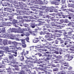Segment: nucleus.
<instances>
[{"label":"nucleus","instance_id":"1","mask_svg":"<svg viewBox=\"0 0 74 74\" xmlns=\"http://www.w3.org/2000/svg\"><path fill=\"white\" fill-rule=\"evenodd\" d=\"M7 17H8L9 20L10 21H12V23H13V25L15 27H19V26H22V25L21 24L23 23L24 22V20H22L21 21H19V22H18L17 20L12 19L13 17L12 16V14H10L9 13L8 14Z\"/></svg>","mask_w":74,"mask_h":74},{"label":"nucleus","instance_id":"2","mask_svg":"<svg viewBox=\"0 0 74 74\" xmlns=\"http://www.w3.org/2000/svg\"><path fill=\"white\" fill-rule=\"evenodd\" d=\"M18 27V29H17L12 28V30H8L7 31L8 33H9L10 34L11 36H14L12 35V32H14V33H22L23 31L22 30H21V27Z\"/></svg>","mask_w":74,"mask_h":74},{"label":"nucleus","instance_id":"3","mask_svg":"<svg viewBox=\"0 0 74 74\" xmlns=\"http://www.w3.org/2000/svg\"><path fill=\"white\" fill-rule=\"evenodd\" d=\"M43 8L44 9V8H46V10H49L48 11H50V12H53V11L51 10H55L56 8H59V7H58V6H56L55 7L53 6H51L50 8H47V7L45 6H43Z\"/></svg>","mask_w":74,"mask_h":74},{"label":"nucleus","instance_id":"4","mask_svg":"<svg viewBox=\"0 0 74 74\" xmlns=\"http://www.w3.org/2000/svg\"><path fill=\"white\" fill-rule=\"evenodd\" d=\"M17 66H23V64L22 63H17L15 62V64H13L11 66H12L13 67H16L15 68V70H19V68Z\"/></svg>","mask_w":74,"mask_h":74},{"label":"nucleus","instance_id":"5","mask_svg":"<svg viewBox=\"0 0 74 74\" xmlns=\"http://www.w3.org/2000/svg\"><path fill=\"white\" fill-rule=\"evenodd\" d=\"M9 59L10 61H11V64H10L11 65V66L14 64H15V61L14 60V58L13 56H9Z\"/></svg>","mask_w":74,"mask_h":74},{"label":"nucleus","instance_id":"6","mask_svg":"<svg viewBox=\"0 0 74 74\" xmlns=\"http://www.w3.org/2000/svg\"><path fill=\"white\" fill-rule=\"evenodd\" d=\"M3 37L4 38H9L10 39H11V34H10L8 33L7 32L6 35L5 34H3Z\"/></svg>","mask_w":74,"mask_h":74},{"label":"nucleus","instance_id":"7","mask_svg":"<svg viewBox=\"0 0 74 74\" xmlns=\"http://www.w3.org/2000/svg\"><path fill=\"white\" fill-rule=\"evenodd\" d=\"M18 16L17 17V19H23L22 18H26V19H27V18H28V16H20L19 15H22V14H18Z\"/></svg>","mask_w":74,"mask_h":74},{"label":"nucleus","instance_id":"8","mask_svg":"<svg viewBox=\"0 0 74 74\" xmlns=\"http://www.w3.org/2000/svg\"><path fill=\"white\" fill-rule=\"evenodd\" d=\"M64 58H67V60L68 61H70V60H72V59L73 58V57L71 56H70L69 55V54H67L64 56Z\"/></svg>","mask_w":74,"mask_h":74},{"label":"nucleus","instance_id":"9","mask_svg":"<svg viewBox=\"0 0 74 74\" xmlns=\"http://www.w3.org/2000/svg\"><path fill=\"white\" fill-rule=\"evenodd\" d=\"M10 39H12V40H16V41H21V39H19L18 38H16L15 36L14 35L12 36H11Z\"/></svg>","mask_w":74,"mask_h":74},{"label":"nucleus","instance_id":"10","mask_svg":"<svg viewBox=\"0 0 74 74\" xmlns=\"http://www.w3.org/2000/svg\"><path fill=\"white\" fill-rule=\"evenodd\" d=\"M68 42H64L63 44V45H66V47L67 48H69V47H71L72 48H73V49H74V46H72L68 44Z\"/></svg>","mask_w":74,"mask_h":74},{"label":"nucleus","instance_id":"11","mask_svg":"<svg viewBox=\"0 0 74 74\" xmlns=\"http://www.w3.org/2000/svg\"><path fill=\"white\" fill-rule=\"evenodd\" d=\"M49 32H51L50 31V30H49L48 29H46V30H45V31H44V32H41L40 34L41 35H42V34H50L48 32H47L48 31Z\"/></svg>","mask_w":74,"mask_h":74},{"label":"nucleus","instance_id":"12","mask_svg":"<svg viewBox=\"0 0 74 74\" xmlns=\"http://www.w3.org/2000/svg\"><path fill=\"white\" fill-rule=\"evenodd\" d=\"M9 48L8 47H3V50H5L6 52H9L8 53L10 55H11V53H10V51L9 50Z\"/></svg>","mask_w":74,"mask_h":74},{"label":"nucleus","instance_id":"13","mask_svg":"<svg viewBox=\"0 0 74 74\" xmlns=\"http://www.w3.org/2000/svg\"><path fill=\"white\" fill-rule=\"evenodd\" d=\"M54 1H52L51 4H55V5H59V3L58 1H60V0H53Z\"/></svg>","mask_w":74,"mask_h":74},{"label":"nucleus","instance_id":"14","mask_svg":"<svg viewBox=\"0 0 74 74\" xmlns=\"http://www.w3.org/2000/svg\"><path fill=\"white\" fill-rule=\"evenodd\" d=\"M39 60H40V63H43V65H45V66H48V63L46 62H44V61L43 60H41L40 59H39Z\"/></svg>","mask_w":74,"mask_h":74},{"label":"nucleus","instance_id":"15","mask_svg":"<svg viewBox=\"0 0 74 74\" xmlns=\"http://www.w3.org/2000/svg\"><path fill=\"white\" fill-rule=\"evenodd\" d=\"M26 53H25V50H23V52L21 53V55H24L26 57L27 54H29V51H26Z\"/></svg>","mask_w":74,"mask_h":74},{"label":"nucleus","instance_id":"16","mask_svg":"<svg viewBox=\"0 0 74 74\" xmlns=\"http://www.w3.org/2000/svg\"><path fill=\"white\" fill-rule=\"evenodd\" d=\"M9 43L10 44H12L14 46H16L18 44V43L15 41L11 42V41H9Z\"/></svg>","mask_w":74,"mask_h":74},{"label":"nucleus","instance_id":"17","mask_svg":"<svg viewBox=\"0 0 74 74\" xmlns=\"http://www.w3.org/2000/svg\"><path fill=\"white\" fill-rule=\"evenodd\" d=\"M54 16H56V18H58V19H56V21H59V18H60V17L59 16H61V15L60 14H55L54 15Z\"/></svg>","mask_w":74,"mask_h":74},{"label":"nucleus","instance_id":"18","mask_svg":"<svg viewBox=\"0 0 74 74\" xmlns=\"http://www.w3.org/2000/svg\"><path fill=\"white\" fill-rule=\"evenodd\" d=\"M50 34H48V35H45V38H51V36H52V35L51 34L49 33Z\"/></svg>","mask_w":74,"mask_h":74},{"label":"nucleus","instance_id":"19","mask_svg":"<svg viewBox=\"0 0 74 74\" xmlns=\"http://www.w3.org/2000/svg\"><path fill=\"white\" fill-rule=\"evenodd\" d=\"M70 38V36H69V35H65L64 36V38H63V39H64V40H69V39H68Z\"/></svg>","mask_w":74,"mask_h":74},{"label":"nucleus","instance_id":"20","mask_svg":"<svg viewBox=\"0 0 74 74\" xmlns=\"http://www.w3.org/2000/svg\"><path fill=\"white\" fill-rule=\"evenodd\" d=\"M7 42H8V40H4L3 42V44L4 45H7Z\"/></svg>","mask_w":74,"mask_h":74},{"label":"nucleus","instance_id":"21","mask_svg":"<svg viewBox=\"0 0 74 74\" xmlns=\"http://www.w3.org/2000/svg\"><path fill=\"white\" fill-rule=\"evenodd\" d=\"M20 30H22L23 32L22 33H23V31H28V30H30V27H27V29L24 28V29H20Z\"/></svg>","mask_w":74,"mask_h":74},{"label":"nucleus","instance_id":"22","mask_svg":"<svg viewBox=\"0 0 74 74\" xmlns=\"http://www.w3.org/2000/svg\"><path fill=\"white\" fill-rule=\"evenodd\" d=\"M9 49L10 50L12 49H15V47L14 46H10L9 47Z\"/></svg>","mask_w":74,"mask_h":74},{"label":"nucleus","instance_id":"23","mask_svg":"<svg viewBox=\"0 0 74 74\" xmlns=\"http://www.w3.org/2000/svg\"><path fill=\"white\" fill-rule=\"evenodd\" d=\"M4 52V51H0V54H2V55L0 56V60L1 59V56H3V53Z\"/></svg>","mask_w":74,"mask_h":74},{"label":"nucleus","instance_id":"24","mask_svg":"<svg viewBox=\"0 0 74 74\" xmlns=\"http://www.w3.org/2000/svg\"><path fill=\"white\" fill-rule=\"evenodd\" d=\"M52 16H53V15H50V16L46 15V18H48V19H51L52 18Z\"/></svg>","mask_w":74,"mask_h":74},{"label":"nucleus","instance_id":"25","mask_svg":"<svg viewBox=\"0 0 74 74\" xmlns=\"http://www.w3.org/2000/svg\"><path fill=\"white\" fill-rule=\"evenodd\" d=\"M69 72H67L66 74H74V71H68Z\"/></svg>","mask_w":74,"mask_h":74},{"label":"nucleus","instance_id":"26","mask_svg":"<svg viewBox=\"0 0 74 74\" xmlns=\"http://www.w3.org/2000/svg\"><path fill=\"white\" fill-rule=\"evenodd\" d=\"M23 5L21 6V8L23 9H25V7H26L27 5L25 4L24 3H23Z\"/></svg>","mask_w":74,"mask_h":74},{"label":"nucleus","instance_id":"27","mask_svg":"<svg viewBox=\"0 0 74 74\" xmlns=\"http://www.w3.org/2000/svg\"><path fill=\"white\" fill-rule=\"evenodd\" d=\"M4 67H5V66L2 63H0V68H4Z\"/></svg>","mask_w":74,"mask_h":74},{"label":"nucleus","instance_id":"28","mask_svg":"<svg viewBox=\"0 0 74 74\" xmlns=\"http://www.w3.org/2000/svg\"><path fill=\"white\" fill-rule=\"evenodd\" d=\"M35 47L38 48H44V46H41V45H39L38 46H35Z\"/></svg>","mask_w":74,"mask_h":74},{"label":"nucleus","instance_id":"29","mask_svg":"<svg viewBox=\"0 0 74 74\" xmlns=\"http://www.w3.org/2000/svg\"><path fill=\"white\" fill-rule=\"evenodd\" d=\"M11 68L9 67L8 69V73H9V74H12V73H11Z\"/></svg>","mask_w":74,"mask_h":74},{"label":"nucleus","instance_id":"30","mask_svg":"<svg viewBox=\"0 0 74 74\" xmlns=\"http://www.w3.org/2000/svg\"><path fill=\"white\" fill-rule=\"evenodd\" d=\"M66 68H67V67H64L63 66L61 65V68L60 69V70H63L64 69H66Z\"/></svg>","mask_w":74,"mask_h":74},{"label":"nucleus","instance_id":"31","mask_svg":"<svg viewBox=\"0 0 74 74\" xmlns=\"http://www.w3.org/2000/svg\"><path fill=\"white\" fill-rule=\"evenodd\" d=\"M4 62L5 63H10V61L8 60V59H7V58H6L4 60Z\"/></svg>","mask_w":74,"mask_h":74},{"label":"nucleus","instance_id":"32","mask_svg":"<svg viewBox=\"0 0 74 74\" xmlns=\"http://www.w3.org/2000/svg\"><path fill=\"white\" fill-rule=\"evenodd\" d=\"M62 6V7L61 8H64L66 7V4H63Z\"/></svg>","mask_w":74,"mask_h":74},{"label":"nucleus","instance_id":"33","mask_svg":"<svg viewBox=\"0 0 74 74\" xmlns=\"http://www.w3.org/2000/svg\"><path fill=\"white\" fill-rule=\"evenodd\" d=\"M10 50V52H11L12 53H14L15 52H16V51H15V49H12V50Z\"/></svg>","mask_w":74,"mask_h":74},{"label":"nucleus","instance_id":"34","mask_svg":"<svg viewBox=\"0 0 74 74\" xmlns=\"http://www.w3.org/2000/svg\"><path fill=\"white\" fill-rule=\"evenodd\" d=\"M22 55L23 56H22L20 58V60L22 61L23 60H24V57H23V55Z\"/></svg>","mask_w":74,"mask_h":74},{"label":"nucleus","instance_id":"35","mask_svg":"<svg viewBox=\"0 0 74 74\" xmlns=\"http://www.w3.org/2000/svg\"><path fill=\"white\" fill-rule=\"evenodd\" d=\"M52 43L54 44H58V41H56L55 42H53Z\"/></svg>","mask_w":74,"mask_h":74},{"label":"nucleus","instance_id":"36","mask_svg":"<svg viewBox=\"0 0 74 74\" xmlns=\"http://www.w3.org/2000/svg\"><path fill=\"white\" fill-rule=\"evenodd\" d=\"M1 31L2 33H5V28H3L2 29V30H1Z\"/></svg>","mask_w":74,"mask_h":74},{"label":"nucleus","instance_id":"37","mask_svg":"<svg viewBox=\"0 0 74 74\" xmlns=\"http://www.w3.org/2000/svg\"><path fill=\"white\" fill-rule=\"evenodd\" d=\"M26 62H26V63H29V64H30L32 62L30 61V60H26Z\"/></svg>","mask_w":74,"mask_h":74},{"label":"nucleus","instance_id":"38","mask_svg":"<svg viewBox=\"0 0 74 74\" xmlns=\"http://www.w3.org/2000/svg\"><path fill=\"white\" fill-rule=\"evenodd\" d=\"M14 54H13V55L14 56H15V57H16V56H17V52L16 51L14 53Z\"/></svg>","mask_w":74,"mask_h":74},{"label":"nucleus","instance_id":"39","mask_svg":"<svg viewBox=\"0 0 74 74\" xmlns=\"http://www.w3.org/2000/svg\"><path fill=\"white\" fill-rule=\"evenodd\" d=\"M66 69H68V70H72V69H73V68L71 67V66H69L68 67H66Z\"/></svg>","mask_w":74,"mask_h":74},{"label":"nucleus","instance_id":"40","mask_svg":"<svg viewBox=\"0 0 74 74\" xmlns=\"http://www.w3.org/2000/svg\"><path fill=\"white\" fill-rule=\"evenodd\" d=\"M58 60L56 59V60H54L53 62L54 63H58Z\"/></svg>","mask_w":74,"mask_h":74},{"label":"nucleus","instance_id":"41","mask_svg":"<svg viewBox=\"0 0 74 74\" xmlns=\"http://www.w3.org/2000/svg\"><path fill=\"white\" fill-rule=\"evenodd\" d=\"M22 47L23 48H26V45L25 44H23L22 45Z\"/></svg>","mask_w":74,"mask_h":74},{"label":"nucleus","instance_id":"42","mask_svg":"<svg viewBox=\"0 0 74 74\" xmlns=\"http://www.w3.org/2000/svg\"><path fill=\"white\" fill-rule=\"evenodd\" d=\"M25 40L27 42H29V37H26V38H25Z\"/></svg>","mask_w":74,"mask_h":74},{"label":"nucleus","instance_id":"43","mask_svg":"<svg viewBox=\"0 0 74 74\" xmlns=\"http://www.w3.org/2000/svg\"><path fill=\"white\" fill-rule=\"evenodd\" d=\"M33 60H36L37 61V58H36V57L34 56L33 57Z\"/></svg>","mask_w":74,"mask_h":74},{"label":"nucleus","instance_id":"44","mask_svg":"<svg viewBox=\"0 0 74 74\" xmlns=\"http://www.w3.org/2000/svg\"><path fill=\"white\" fill-rule=\"evenodd\" d=\"M56 58L57 59H61L62 58V56H57L56 57Z\"/></svg>","mask_w":74,"mask_h":74},{"label":"nucleus","instance_id":"45","mask_svg":"<svg viewBox=\"0 0 74 74\" xmlns=\"http://www.w3.org/2000/svg\"><path fill=\"white\" fill-rule=\"evenodd\" d=\"M39 38L40 39H41V40L42 41H44V38H43V37H40Z\"/></svg>","mask_w":74,"mask_h":74},{"label":"nucleus","instance_id":"46","mask_svg":"<svg viewBox=\"0 0 74 74\" xmlns=\"http://www.w3.org/2000/svg\"><path fill=\"white\" fill-rule=\"evenodd\" d=\"M25 39H22L21 40V42L23 44H24L25 43Z\"/></svg>","mask_w":74,"mask_h":74},{"label":"nucleus","instance_id":"47","mask_svg":"<svg viewBox=\"0 0 74 74\" xmlns=\"http://www.w3.org/2000/svg\"><path fill=\"white\" fill-rule=\"evenodd\" d=\"M31 27L32 28H34L35 27V25L34 24H32L31 25Z\"/></svg>","mask_w":74,"mask_h":74},{"label":"nucleus","instance_id":"48","mask_svg":"<svg viewBox=\"0 0 74 74\" xmlns=\"http://www.w3.org/2000/svg\"><path fill=\"white\" fill-rule=\"evenodd\" d=\"M24 26H25V27H27V26H28L29 25H28V24H27L25 23V24H24Z\"/></svg>","mask_w":74,"mask_h":74},{"label":"nucleus","instance_id":"49","mask_svg":"<svg viewBox=\"0 0 74 74\" xmlns=\"http://www.w3.org/2000/svg\"><path fill=\"white\" fill-rule=\"evenodd\" d=\"M64 23H67L68 22V20H67V19H66L64 20Z\"/></svg>","mask_w":74,"mask_h":74},{"label":"nucleus","instance_id":"50","mask_svg":"<svg viewBox=\"0 0 74 74\" xmlns=\"http://www.w3.org/2000/svg\"><path fill=\"white\" fill-rule=\"evenodd\" d=\"M20 73L21 74H25V71H21L20 72Z\"/></svg>","mask_w":74,"mask_h":74},{"label":"nucleus","instance_id":"51","mask_svg":"<svg viewBox=\"0 0 74 74\" xmlns=\"http://www.w3.org/2000/svg\"><path fill=\"white\" fill-rule=\"evenodd\" d=\"M41 23H39V24H36L34 25L35 26H40V25H41Z\"/></svg>","mask_w":74,"mask_h":74},{"label":"nucleus","instance_id":"52","mask_svg":"<svg viewBox=\"0 0 74 74\" xmlns=\"http://www.w3.org/2000/svg\"><path fill=\"white\" fill-rule=\"evenodd\" d=\"M54 35H56V36L55 37H60V36H59V34H58V35H57V34H54Z\"/></svg>","mask_w":74,"mask_h":74},{"label":"nucleus","instance_id":"53","mask_svg":"<svg viewBox=\"0 0 74 74\" xmlns=\"http://www.w3.org/2000/svg\"><path fill=\"white\" fill-rule=\"evenodd\" d=\"M16 36H17V37H21V36L19 34H17L16 35Z\"/></svg>","mask_w":74,"mask_h":74},{"label":"nucleus","instance_id":"54","mask_svg":"<svg viewBox=\"0 0 74 74\" xmlns=\"http://www.w3.org/2000/svg\"><path fill=\"white\" fill-rule=\"evenodd\" d=\"M23 13L24 14H27V12L25 10L23 11Z\"/></svg>","mask_w":74,"mask_h":74},{"label":"nucleus","instance_id":"55","mask_svg":"<svg viewBox=\"0 0 74 74\" xmlns=\"http://www.w3.org/2000/svg\"><path fill=\"white\" fill-rule=\"evenodd\" d=\"M37 41H38L36 40H33V42H34V43H36V42H37Z\"/></svg>","mask_w":74,"mask_h":74},{"label":"nucleus","instance_id":"56","mask_svg":"<svg viewBox=\"0 0 74 74\" xmlns=\"http://www.w3.org/2000/svg\"><path fill=\"white\" fill-rule=\"evenodd\" d=\"M42 51H47V49H42Z\"/></svg>","mask_w":74,"mask_h":74},{"label":"nucleus","instance_id":"57","mask_svg":"<svg viewBox=\"0 0 74 74\" xmlns=\"http://www.w3.org/2000/svg\"><path fill=\"white\" fill-rule=\"evenodd\" d=\"M69 2H72V3H74V0H69Z\"/></svg>","mask_w":74,"mask_h":74},{"label":"nucleus","instance_id":"58","mask_svg":"<svg viewBox=\"0 0 74 74\" xmlns=\"http://www.w3.org/2000/svg\"><path fill=\"white\" fill-rule=\"evenodd\" d=\"M39 66H40V67H42V68H44V66H43V65L41 64L39 65Z\"/></svg>","mask_w":74,"mask_h":74},{"label":"nucleus","instance_id":"59","mask_svg":"<svg viewBox=\"0 0 74 74\" xmlns=\"http://www.w3.org/2000/svg\"><path fill=\"white\" fill-rule=\"evenodd\" d=\"M43 27H47V28H49V27H50L49 26L45 25V26H44Z\"/></svg>","mask_w":74,"mask_h":74},{"label":"nucleus","instance_id":"60","mask_svg":"<svg viewBox=\"0 0 74 74\" xmlns=\"http://www.w3.org/2000/svg\"><path fill=\"white\" fill-rule=\"evenodd\" d=\"M72 24H73V23L72 22H71V23H69V24H68V25H69V26H70L71 25H72Z\"/></svg>","mask_w":74,"mask_h":74},{"label":"nucleus","instance_id":"61","mask_svg":"<svg viewBox=\"0 0 74 74\" xmlns=\"http://www.w3.org/2000/svg\"><path fill=\"white\" fill-rule=\"evenodd\" d=\"M27 59H31L32 60V57H29L28 58L27 57Z\"/></svg>","mask_w":74,"mask_h":74},{"label":"nucleus","instance_id":"62","mask_svg":"<svg viewBox=\"0 0 74 74\" xmlns=\"http://www.w3.org/2000/svg\"><path fill=\"white\" fill-rule=\"evenodd\" d=\"M72 34V32H68V34Z\"/></svg>","mask_w":74,"mask_h":74},{"label":"nucleus","instance_id":"63","mask_svg":"<svg viewBox=\"0 0 74 74\" xmlns=\"http://www.w3.org/2000/svg\"><path fill=\"white\" fill-rule=\"evenodd\" d=\"M55 53H56V54H59V52L58 51H55Z\"/></svg>","mask_w":74,"mask_h":74},{"label":"nucleus","instance_id":"64","mask_svg":"<svg viewBox=\"0 0 74 74\" xmlns=\"http://www.w3.org/2000/svg\"><path fill=\"white\" fill-rule=\"evenodd\" d=\"M72 6L71 7H72L73 8H74V4H72Z\"/></svg>","mask_w":74,"mask_h":74}]
</instances>
